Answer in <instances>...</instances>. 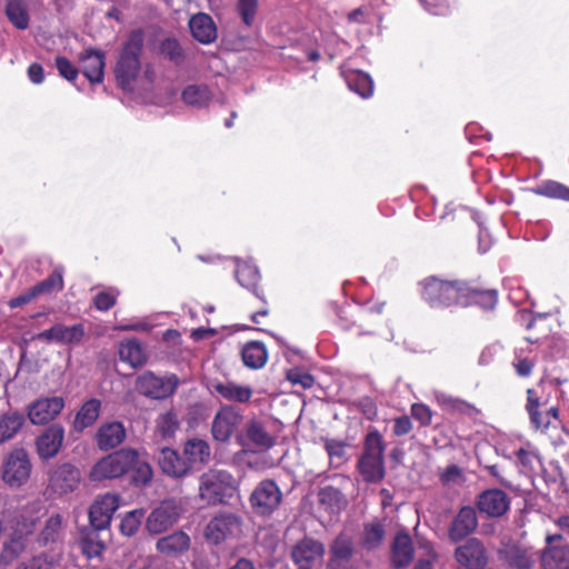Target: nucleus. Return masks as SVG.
<instances>
[{
    "instance_id": "1",
    "label": "nucleus",
    "mask_w": 569,
    "mask_h": 569,
    "mask_svg": "<svg viewBox=\"0 0 569 569\" xmlns=\"http://www.w3.org/2000/svg\"><path fill=\"white\" fill-rule=\"evenodd\" d=\"M463 279L429 276L419 282L421 299L432 309L460 307Z\"/></svg>"
},
{
    "instance_id": "2",
    "label": "nucleus",
    "mask_w": 569,
    "mask_h": 569,
    "mask_svg": "<svg viewBox=\"0 0 569 569\" xmlns=\"http://www.w3.org/2000/svg\"><path fill=\"white\" fill-rule=\"evenodd\" d=\"M144 34L142 30H133L130 32L120 52L114 74L118 86L126 91H132V83L139 74Z\"/></svg>"
},
{
    "instance_id": "3",
    "label": "nucleus",
    "mask_w": 569,
    "mask_h": 569,
    "mask_svg": "<svg viewBox=\"0 0 569 569\" xmlns=\"http://www.w3.org/2000/svg\"><path fill=\"white\" fill-rule=\"evenodd\" d=\"M518 319L527 329L525 340L531 345H538L541 351H550L553 349L558 341H562V336L553 332V327H559V323L548 315L532 316L528 311H520Z\"/></svg>"
},
{
    "instance_id": "4",
    "label": "nucleus",
    "mask_w": 569,
    "mask_h": 569,
    "mask_svg": "<svg viewBox=\"0 0 569 569\" xmlns=\"http://www.w3.org/2000/svg\"><path fill=\"white\" fill-rule=\"evenodd\" d=\"M37 528V519L21 515L2 543L0 562L10 565L27 549L30 537Z\"/></svg>"
},
{
    "instance_id": "5",
    "label": "nucleus",
    "mask_w": 569,
    "mask_h": 569,
    "mask_svg": "<svg viewBox=\"0 0 569 569\" xmlns=\"http://www.w3.org/2000/svg\"><path fill=\"white\" fill-rule=\"evenodd\" d=\"M137 460V451L121 449L110 453L94 463L89 477L92 481L111 480L127 473Z\"/></svg>"
},
{
    "instance_id": "6",
    "label": "nucleus",
    "mask_w": 569,
    "mask_h": 569,
    "mask_svg": "<svg viewBox=\"0 0 569 569\" xmlns=\"http://www.w3.org/2000/svg\"><path fill=\"white\" fill-rule=\"evenodd\" d=\"M233 490V478L228 471L211 469L200 477L199 497L208 505L222 503Z\"/></svg>"
},
{
    "instance_id": "7",
    "label": "nucleus",
    "mask_w": 569,
    "mask_h": 569,
    "mask_svg": "<svg viewBox=\"0 0 569 569\" xmlns=\"http://www.w3.org/2000/svg\"><path fill=\"white\" fill-rule=\"evenodd\" d=\"M282 491L274 480L263 479L252 490L249 502L257 516L270 517L282 502Z\"/></svg>"
},
{
    "instance_id": "8",
    "label": "nucleus",
    "mask_w": 569,
    "mask_h": 569,
    "mask_svg": "<svg viewBox=\"0 0 569 569\" xmlns=\"http://www.w3.org/2000/svg\"><path fill=\"white\" fill-rule=\"evenodd\" d=\"M460 308L478 307L483 311L493 310L498 303V291L478 280L462 282Z\"/></svg>"
},
{
    "instance_id": "9",
    "label": "nucleus",
    "mask_w": 569,
    "mask_h": 569,
    "mask_svg": "<svg viewBox=\"0 0 569 569\" xmlns=\"http://www.w3.org/2000/svg\"><path fill=\"white\" fill-rule=\"evenodd\" d=\"M31 473V462L23 449L11 451L2 465V480L11 488L23 486Z\"/></svg>"
},
{
    "instance_id": "10",
    "label": "nucleus",
    "mask_w": 569,
    "mask_h": 569,
    "mask_svg": "<svg viewBox=\"0 0 569 569\" xmlns=\"http://www.w3.org/2000/svg\"><path fill=\"white\" fill-rule=\"evenodd\" d=\"M241 530V519L232 512H220L207 523L204 537L209 542L219 545L236 537Z\"/></svg>"
},
{
    "instance_id": "11",
    "label": "nucleus",
    "mask_w": 569,
    "mask_h": 569,
    "mask_svg": "<svg viewBox=\"0 0 569 569\" xmlns=\"http://www.w3.org/2000/svg\"><path fill=\"white\" fill-rule=\"evenodd\" d=\"M178 386V379L174 375L169 377H158L152 372H146L137 379L136 388L139 393L152 398L164 399L171 396Z\"/></svg>"
},
{
    "instance_id": "12",
    "label": "nucleus",
    "mask_w": 569,
    "mask_h": 569,
    "mask_svg": "<svg viewBox=\"0 0 569 569\" xmlns=\"http://www.w3.org/2000/svg\"><path fill=\"white\" fill-rule=\"evenodd\" d=\"M242 416L234 407L230 405L222 406L216 413L211 433L214 440L227 442L241 423Z\"/></svg>"
},
{
    "instance_id": "13",
    "label": "nucleus",
    "mask_w": 569,
    "mask_h": 569,
    "mask_svg": "<svg viewBox=\"0 0 569 569\" xmlns=\"http://www.w3.org/2000/svg\"><path fill=\"white\" fill-rule=\"evenodd\" d=\"M455 559L463 569H483L488 563L487 550L477 538H469L455 550Z\"/></svg>"
},
{
    "instance_id": "14",
    "label": "nucleus",
    "mask_w": 569,
    "mask_h": 569,
    "mask_svg": "<svg viewBox=\"0 0 569 569\" xmlns=\"http://www.w3.org/2000/svg\"><path fill=\"white\" fill-rule=\"evenodd\" d=\"M478 528L476 509L463 506L453 517L448 528V537L452 542H459L472 535Z\"/></svg>"
},
{
    "instance_id": "15",
    "label": "nucleus",
    "mask_w": 569,
    "mask_h": 569,
    "mask_svg": "<svg viewBox=\"0 0 569 569\" xmlns=\"http://www.w3.org/2000/svg\"><path fill=\"white\" fill-rule=\"evenodd\" d=\"M118 508L119 497L117 495L106 493L97 498L89 509L91 526L97 530L106 529Z\"/></svg>"
},
{
    "instance_id": "16",
    "label": "nucleus",
    "mask_w": 569,
    "mask_h": 569,
    "mask_svg": "<svg viewBox=\"0 0 569 569\" xmlns=\"http://www.w3.org/2000/svg\"><path fill=\"white\" fill-rule=\"evenodd\" d=\"M179 509L172 501H163L153 509L146 521L147 530L152 535H159L172 527L179 519Z\"/></svg>"
},
{
    "instance_id": "17",
    "label": "nucleus",
    "mask_w": 569,
    "mask_h": 569,
    "mask_svg": "<svg viewBox=\"0 0 569 569\" xmlns=\"http://www.w3.org/2000/svg\"><path fill=\"white\" fill-rule=\"evenodd\" d=\"M355 555V545L346 533L338 535L329 547L327 569H349Z\"/></svg>"
},
{
    "instance_id": "18",
    "label": "nucleus",
    "mask_w": 569,
    "mask_h": 569,
    "mask_svg": "<svg viewBox=\"0 0 569 569\" xmlns=\"http://www.w3.org/2000/svg\"><path fill=\"white\" fill-rule=\"evenodd\" d=\"M63 407L62 397L39 399L28 407V417L33 425H46L59 416Z\"/></svg>"
},
{
    "instance_id": "19",
    "label": "nucleus",
    "mask_w": 569,
    "mask_h": 569,
    "mask_svg": "<svg viewBox=\"0 0 569 569\" xmlns=\"http://www.w3.org/2000/svg\"><path fill=\"white\" fill-rule=\"evenodd\" d=\"M236 279L241 287L252 292L263 305H267L266 291L261 286V274L256 264L249 261L238 262Z\"/></svg>"
},
{
    "instance_id": "20",
    "label": "nucleus",
    "mask_w": 569,
    "mask_h": 569,
    "mask_svg": "<svg viewBox=\"0 0 569 569\" xmlns=\"http://www.w3.org/2000/svg\"><path fill=\"white\" fill-rule=\"evenodd\" d=\"M83 76L91 83H101L104 77L106 56L101 50L87 48L79 54Z\"/></svg>"
},
{
    "instance_id": "21",
    "label": "nucleus",
    "mask_w": 569,
    "mask_h": 569,
    "mask_svg": "<svg viewBox=\"0 0 569 569\" xmlns=\"http://www.w3.org/2000/svg\"><path fill=\"white\" fill-rule=\"evenodd\" d=\"M477 508L488 517L498 518L509 509V499L500 489H489L481 492L477 499Z\"/></svg>"
},
{
    "instance_id": "22",
    "label": "nucleus",
    "mask_w": 569,
    "mask_h": 569,
    "mask_svg": "<svg viewBox=\"0 0 569 569\" xmlns=\"http://www.w3.org/2000/svg\"><path fill=\"white\" fill-rule=\"evenodd\" d=\"M79 482V469L70 463H63L52 472L49 486L56 493L64 495L76 490Z\"/></svg>"
},
{
    "instance_id": "23",
    "label": "nucleus",
    "mask_w": 569,
    "mask_h": 569,
    "mask_svg": "<svg viewBox=\"0 0 569 569\" xmlns=\"http://www.w3.org/2000/svg\"><path fill=\"white\" fill-rule=\"evenodd\" d=\"M64 429L54 423L47 428L37 439V450L41 458L50 459L54 457L63 442Z\"/></svg>"
},
{
    "instance_id": "24",
    "label": "nucleus",
    "mask_w": 569,
    "mask_h": 569,
    "mask_svg": "<svg viewBox=\"0 0 569 569\" xmlns=\"http://www.w3.org/2000/svg\"><path fill=\"white\" fill-rule=\"evenodd\" d=\"M188 24L192 37L202 44H210L218 38L217 26L208 13L193 14Z\"/></svg>"
},
{
    "instance_id": "25",
    "label": "nucleus",
    "mask_w": 569,
    "mask_h": 569,
    "mask_svg": "<svg viewBox=\"0 0 569 569\" xmlns=\"http://www.w3.org/2000/svg\"><path fill=\"white\" fill-rule=\"evenodd\" d=\"M126 439V429L121 422L113 421L100 426L96 442L100 450L108 451L120 446Z\"/></svg>"
},
{
    "instance_id": "26",
    "label": "nucleus",
    "mask_w": 569,
    "mask_h": 569,
    "mask_svg": "<svg viewBox=\"0 0 569 569\" xmlns=\"http://www.w3.org/2000/svg\"><path fill=\"white\" fill-rule=\"evenodd\" d=\"M325 555L322 542L312 538L300 540L292 549L291 556L296 565L311 566L317 559Z\"/></svg>"
},
{
    "instance_id": "27",
    "label": "nucleus",
    "mask_w": 569,
    "mask_h": 569,
    "mask_svg": "<svg viewBox=\"0 0 569 569\" xmlns=\"http://www.w3.org/2000/svg\"><path fill=\"white\" fill-rule=\"evenodd\" d=\"M190 545V537L186 532L178 530L158 539L156 548L158 552L166 557H177L188 551Z\"/></svg>"
},
{
    "instance_id": "28",
    "label": "nucleus",
    "mask_w": 569,
    "mask_h": 569,
    "mask_svg": "<svg viewBox=\"0 0 569 569\" xmlns=\"http://www.w3.org/2000/svg\"><path fill=\"white\" fill-rule=\"evenodd\" d=\"M413 558V546L411 537L406 531H399L391 546V563L395 568L401 569L411 562Z\"/></svg>"
},
{
    "instance_id": "29",
    "label": "nucleus",
    "mask_w": 569,
    "mask_h": 569,
    "mask_svg": "<svg viewBox=\"0 0 569 569\" xmlns=\"http://www.w3.org/2000/svg\"><path fill=\"white\" fill-rule=\"evenodd\" d=\"M158 463L163 473L174 478L183 477L190 470L189 462L170 448H162L160 450Z\"/></svg>"
},
{
    "instance_id": "30",
    "label": "nucleus",
    "mask_w": 569,
    "mask_h": 569,
    "mask_svg": "<svg viewBox=\"0 0 569 569\" xmlns=\"http://www.w3.org/2000/svg\"><path fill=\"white\" fill-rule=\"evenodd\" d=\"M437 403L446 411L460 413L469 417L478 415L479 410L463 399L453 397L449 393L438 391L435 393Z\"/></svg>"
},
{
    "instance_id": "31",
    "label": "nucleus",
    "mask_w": 569,
    "mask_h": 569,
    "mask_svg": "<svg viewBox=\"0 0 569 569\" xmlns=\"http://www.w3.org/2000/svg\"><path fill=\"white\" fill-rule=\"evenodd\" d=\"M42 336L61 343H78L84 336V327L82 323L70 327L56 325L42 333Z\"/></svg>"
},
{
    "instance_id": "32",
    "label": "nucleus",
    "mask_w": 569,
    "mask_h": 569,
    "mask_svg": "<svg viewBox=\"0 0 569 569\" xmlns=\"http://www.w3.org/2000/svg\"><path fill=\"white\" fill-rule=\"evenodd\" d=\"M244 443H250L259 449H269L274 445L273 437L258 420H251L247 423L244 430Z\"/></svg>"
},
{
    "instance_id": "33",
    "label": "nucleus",
    "mask_w": 569,
    "mask_h": 569,
    "mask_svg": "<svg viewBox=\"0 0 569 569\" xmlns=\"http://www.w3.org/2000/svg\"><path fill=\"white\" fill-rule=\"evenodd\" d=\"M213 388L218 395L231 402L246 403L252 397V389L249 386H240L231 381L218 382Z\"/></svg>"
},
{
    "instance_id": "34",
    "label": "nucleus",
    "mask_w": 569,
    "mask_h": 569,
    "mask_svg": "<svg viewBox=\"0 0 569 569\" xmlns=\"http://www.w3.org/2000/svg\"><path fill=\"white\" fill-rule=\"evenodd\" d=\"M213 98L212 91L206 84H189L181 93L182 101L194 108H206Z\"/></svg>"
},
{
    "instance_id": "35",
    "label": "nucleus",
    "mask_w": 569,
    "mask_h": 569,
    "mask_svg": "<svg viewBox=\"0 0 569 569\" xmlns=\"http://www.w3.org/2000/svg\"><path fill=\"white\" fill-rule=\"evenodd\" d=\"M357 468L362 479L368 483L380 482L385 477V459L360 456Z\"/></svg>"
},
{
    "instance_id": "36",
    "label": "nucleus",
    "mask_w": 569,
    "mask_h": 569,
    "mask_svg": "<svg viewBox=\"0 0 569 569\" xmlns=\"http://www.w3.org/2000/svg\"><path fill=\"white\" fill-rule=\"evenodd\" d=\"M543 569H569V545L546 547L541 555Z\"/></svg>"
},
{
    "instance_id": "37",
    "label": "nucleus",
    "mask_w": 569,
    "mask_h": 569,
    "mask_svg": "<svg viewBox=\"0 0 569 569\" xmlns=\"http://www.w3.org/2000/svg\"><path fill=\"white\" fill-rule=\"evenodd\" d=\"M183 455L186 461L191 467L193 463H207L210 459L211 450L207 441L192 438L184 443Z\"/></svg>"
},
{
    "instance_id": "38",
    "label": "nucleus",
    "mask_w": 569,
    "mask_h": 569,
    "mask_svg": "<svg viewBox=\"0 0 569 569\" xmlns=\"http://www.w3.org/2000/svg\"><path fill=\"white\" fill-rule=\"evenodd\" d=\"M346 81L350 90L362 98H369L373 92V81L371 77L360 70H350L346 73Z\"/></svg>"
},
{
    "instance_id": "39",
    "label": "nucleus",
    "mask_w": 569,
    "mask_h": 569,
    "mask_svg": "<svg viewBox=\"0 0 569 569\" xmlns=\"http://www.w3.org/2000/svg\"><path fill=\"white\" fill-rule=\"evenodd\" d=\"M385 535V527L380 521L367 522L361 535V546L366 550H375L382 543Z\"/></svg>"
},
{
    "instance_id": "40",
    "label": "nucleus",
    "mask_w": 569,
    "mask_h": 569,
    "mask_svg": "<svg viewBox=\"0 0 569 569\" xmlns=\"http://www.w3.org/2000/svg\"><path fill=\"white\" fill-rule=\"evenodd\" d=\"M531 191L537 196L569 202V187L556 180H545Z\"/></svg>"
},
{
    "instance_id": "41",
    "label": "nucleus",
    "mask_w": 569,
    "mask_h": 569,
    "mask_svg": "<svg viewBox=\"0 0 569 569\" xmlns=\"http://www.w3.org/2000/svg\"><path fill=\"white\" fill-rule=\"evenodd\" d=\"M101 403L98 399H90L83 403L74 419V428L79 431L92 426L99 417Z\"/></svg>"
},
{
    "instance_id": "42",
    "label": "nucleus",
    "mask_w": 569,
    "mask_h": 569,
    "mask_svg": "<svg viewBox=\"0 0 569 569\" xmlns=\"http://www.w3.org/2000/svg\"><path fill=\"white\" fill-rule=\"evenodd\" d=\"M24 423V416L20 412H7L0 418V443L13 438Z\"/></svg>"
},
{
    "instance_id": "43",
    "label": "nucleus",
    "mask_w": 569,
    "mask_h": 569,
    "mask_svg": "<svg viewBox=\"0 0 569 569\" xmlns=\"http://www.w3.org/2000/svg\"><path fill=\"white\" fill-rule=\"evenodd\" d=\"M62 536V517L59 513L50 516L39 533L38 541L42 546L56 543Z\"/></svg>"
},
{
    "instance_id": "44",
    "label": "nucleus",
    "mask_w": 569,
    "mask_h": 569,
    "mask_svg": "<svg viewBox=\"0 0 569 569\" xmlns=\"http://www.w3.org/2000/svg\"><path fill=\"white\" fill-rule=\"evenodd\" d=\"M386 445L383 437L377 429H371L365 440L361 456L368 458L383 459Z\"/></svg>"
},
{
    "instance_id": "45",
    "label": "nucleus",
    "mask_w": 569,
    "mask_h": 569,
    "mask_svg": "<svg viewBox=\"0 0 569 569\" xmlns=\"http://www.w3.org/2000/svg\"><path fill=\"white\" fill-rule=\"evenodd\" d=\"M6 14L10 22L20 30L29 26V14L21 0H10L6 6Z\"/></svg>"
},
{
    "instance_id": "46",
    "label": "nucleus",
    "mask_w": 569,
    "mask_h": 569,
    "mask_svg": "<svg viewBox=\"0 0 569 569\" xmlns=\"http://www.w3.org/2000/svg\"><path fill=\"white\" fill-rule=\"evenodd\" d=\"M160 53L171 61L174 66H181L184 62L186 54L182 46L176 38H166L160 42Z\"/></svg>"
},
{
    "instance_id": "47",
    "label": "nucleus",
    "mask_w": 569,
    "mask_h": 569,
    "mask_svg": "<svg viewBox=\"0 0 569 569\" xmlns=\"http://www.w3.org/2000/svg\"><path fill=\"white\" fill-rule=\"evenodd\" d=\"M157 432L163 438L168 439L173 437L179 428L178 416L174 411L170 410L157 418L156 421Z\"/></svg>"
},
{
    "instance_id": "48",
    "label": "nucleus",
    "mask_w": 569,
    "mask_h": 569,
    "mask_svg": "<svg viewBox=\"0 0 569 569\" xmlns=\"http://www.w3.org/2000/svg\"><path fill=\"white\" fill-rule=\"evenodd\" d=\"M366 312L358 308L345 307L338 310V325L342 330H351L355 327L361 328V325L357 326L358 321H362Z\"/></svg>"
},
{
    "instance_id": "49",
    "label": "nucleus",
    "mask_w": 569,
    "mask_h": 569,
    "mask_svg": "<svg viewBox=\"0 0 569 569\" xmlns=\"http://www.w3.org/2000/svg\"><path fill=\"white\" fill-rule=\"evenodd\" d=\"M63 286L64 282L62 272L56 269L47 279L33 286V289L39 297L41 295L61 291L63 289Z\"/></svg>"
},
{
    "instance_id": "50",
    "label": "nucleus",
    "mask_w": 569,
    "mask_h": 569,
    "mask_svg": "<svg viewBox=\"0 0 569 569\" xmlns=\"http://www.w3.org/2000/svg\"><path fill=\"white\" fill-rule=\"evenodd\" d=\"M318 500L320 505L335 511L340 508L343 501V495L339 489L332 486H326L319 490Z\"/></svg>"
},
{
    "instance_id": "51",
    "label": "nucleus",
    "mask_w": 569,
    "mask_h": 569,
    "mask_svg": "<svg viewBox=\"0 0 569 569\" xmlns=\"http://www.w3.org/2000/svg\"><path fill=\"white\" fill-rule=\"evenodd\" d=\"M347 443L341 440L326 439L325 449L329 456L330 463L339 467L347 460Z\"/></svg>"
},
{
    "instance_id": "52",
    "label": "nucleus",
    "mask_w": 569,
    "mask_h": 569,
    "mask_svg": "<svg viewBox=\"0 0 569 569\" xmlns=\"http://www.w3.org/2000/svg\"><path fill=\"white\" fill-rule=\"evenodd\" d=\"M286 379L293 386H300L305 390L312 388L316 382L315 377L300 367L288 369L286 371Z\"/></svg>"
},
{
    "instance_id": "53",
    "label": "nucleus",
    "mask_w": 569,
    "mask_h": 569,
    "mask_svg": "<svg viewBox=\"0 0 569 569\" xmlns=\"http://www.w3.org/2000/svg\"><path fill=\"white\" fill-rule=\"evenodd\" d=\"M144 512L142 509H136L128 512L120 523V531L122 535L131 537L137 533L140 528Z\"/></svg>"
},
{
    "instance_id": "54",
    "label": "nucleus",
    "mask_w": 569,
    "mask_h": 569,
    "mask_svg": "<svg viewBox=\"0 0 569 569\" xmlns=\"http://www.w3.org/2000/svg\"><path fill=\"white\" fill-rule=\"evenodd\" d=\"M81 552L89 559L102 553L104 545L98 539L97 535L89 532L80 539Z\"/></svg>"
},
{
    "instance_id": "55",
    "label": "nucleus",
    "mask_w": 569,
    "mask_h": 569,
    "mask_svg": "<svg viewBox=\"0 0 569 569\" xmlns=\"http://www.w3.org/2000/svg\"><path fill=\"white\" fill-rule=\"evenodd\" d=\"M259 0H238L237 12L247 27H252L258 12Z\"/></svg>"
},
{
    "instance_id": "56",
    "label": "nucleus",
    "mask_w": 569,
    "mask_h": 569,
    "mask_svg": "<svg viewBox=\"0 0 569 569\" xmlns=\"http://www.w3.org/2000/svg\"><path fill=\"white\" fill-rule=\"evenodd\" d=\"M130 470H132V482L136 486L147 485L152 479L153 476L152 468L150 467V465L144 461H140L138 455L137 460L132 465Z\"/></svg>"
},
{
    "instance_id": "57",
    "label": "nucleus",
    "mask_w": 569,
    "mask_h": 569,
    "mask_svg": "<svg viewBox=\"0 0 569 569\" xmlns=\"http://www.w3.org/2000/svg\"><path fill=\"white\" fill-rule=\"evenodd\" d=\"M56 68L59 74L68 80L69 82H74L79 76V69L66 57L57 56L56 57Z\"/></svg>"
},
{
    "instance_id": "58",
    "label": "nucleus",
    "mask_w": 569,
    "mask_h": 569,
    "mask_svg": "<svg viewBox=\"0 0 569 569\" xmlns=\"http://www.w3.org/2000/svg\"><path fill=\"white\" fill-rule=\"evenodd\" d=\"M410 413L422 427H427L431 423L432 411L425 403H413L410 408Z\"/></svg>"
},
{
    "instance_id": "59",
    "label": "nucleus",
    "mask_w": 569,
    "mask_h": 569,
    "mask_svg": "<svg viewBox=\"0 0 569 569\" xmlns=\"http://www.w3.org/2000/svg\"><path fill=\"white\" fill-rule=\"evenodd\" d=\"M117 301V295L111 291H101L93 298V306L99 311H109Z\"/></svg>"
},
{
    "instance_id": "60",
    "label": "nucleus",
    "mask_w": 569,
    "mask_h": 569,
    "mask_svg": "<svg viewBox=\"0 0 569 569\" xmlns=\"http://www.w3.org/2000/svg\"><path fill=\"white\" fill-rule=\"evenodd\" d=\"M141 353L142 349L138 339L131 338L121 341L119 347V356L134 357L141 356Z\"/></svg>"
},
{
    "instance_id": "61",
    "label": "nucleus",
    "mask_w": 569,
    "mask_h": 569,
    "mask_svg": "<svg viewBox=\"0 0 569 569\" xmlns=\"http://www.w3.org/2000/svg\"><path fill=\"white\" fill-rule=\"evenodd\" d=\"M427 11L435 16H442L448 12L447 0H419Z\"/></svg>"
},
{
    "instance_id": "62",
    "label": "nucleus",
    "mask_w": 569,
    "mask_h": 569,
    "mask_svg": "<svg viewBox=\"0 0 569 569\" xmlns=\"http://www.w3.org/2000/svg\"><path fill=\"white\" fill-rule=\"evenodd\" d=\"M240 356H267V349L262 342L252 340L241 348Z\"/></svg>"
},
{
    "instance_id": "63",
    "label": "nucleus",
    "mask_w": 569,
    "mask_h": 569,
    "mask_svg": "<svg viewBox=\"0 0 569 569\" xmlns=\"http://www.w3.org/2000/svg\"><path fill=\"white\" fill-rule=\"evenodd\" d=\"M412 430V422L408 416H401L393 420L392 432L397 437L406 436Z\"/></svg>"
},
{
    "instance_id": "64",
    "label": "nucleus",
    "mask_w": 569,
    "mask_h": 569,
    "mask_svg": "<svg viewBox=\"0 0 569 569\" xmlns=\"http://www.w3.org/2000/svg\"><path fill=\"white\" fill-rule=\"evenodd\" d=\"M18 569H50V563L43 557H33Z\"/></svg>"
}]
</instances>
